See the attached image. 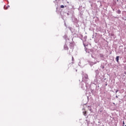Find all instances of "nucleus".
Masks as SVG:
<instances>
[{"label":"nucleus","mask_w":126,"mask_h":126,"mask_svg":"<svg viewBox=\"0 0 126 126\" xmlns=\"http://www.w3.org/2000/svg\"><path fill=\"white\" fill-rule=\"evenodd\" d=\"M64 50H65V51H68V47L66 44L64 45Z\"/></svg>","instance_id":"1"},{"label":"nucleus","mask_w":126,"mask_h":126,"mask_svg":"<svg viewBox=\"0 0 126 126\" xmlns=\"http://www.w3.org/2000/svg\"><path fill=\"white\" fill-rule=\"evenodd\" d=\"M83 113L84 116H86L87 111H85L83 112Z\"/></svg>","instance_id":"2"},{"label":"nucleus","mask_w":126,"mask_h":126,"mask_svg":"<svg viewBox=\"0 0 126 126\" xmlns=\"http://www.w3.org/2000/svg\"><path fill=\"white\" fill-rule=\"evenodd\" d=\"M119 58H120V57H119V56H117V57H116V61H117V63H119Z\"/></svg>","instance_id":"3"},{"label":"nucleus","mask_w":126,"mask_h":126,"mask_svg":"<svg viewBox=\"0 0 126 126\" xmlns=\"http://www.w3.org/2000/svg\"><path fill=\"white\" fill-rule=\"evenodd\" d=\"M117 13L118 14H121V13H122V11H121V10H118V11H117Z\"/></svg>","instance_id":"4"},{"label":"nucleus","mask_w":126,"mask_h":126,"mask_svg":"<svg viewBox=\"0 0 126 126\" xmlns=\"http://www.w3.org/2000/svg\"><path fill=\"white\" fill-rule=\"evenodd\" d=\"M61 8H64V6L63 5H62L61 6Z\"/></svg>","instance_id":"5"},{"label":"nucleus","mask_w":126,"mask_h":126,"mask_svg":"<svg viewBox=\"0 0 126 126\" xmlns=\"http://www.w3.org/2000/svg\"><path fill=\"white\" fill-rule=\"evenodd\" d=\"M72 61L73 62L74 61V58H73V57H72Z\"/></svg>","instance_id":"6"},{"label":"nucleus","mask_w":126,"mask_h":126,"mask_svg":"<svg viewBox=\"0 0 126 126\" xmlns=\"http://www.w3.org/2000/svg\"><path fill=\"white\" fill-rule=\"evenodd\" d=\"M123 126L125 125V121H123Z\"/></svg>","instance_id":"7"},{"label":"nucleus","mask_w":126,"mask_h":126,"mask_svg":"<svg viewBox=\"0 0 126 126\" xmlns=\"http://www.w3.org/2000/svg\"><path fill=\"white\" fill-rule=\"evenodd\" d=\"M118 91H119V90H117L116 92V93H117L118 92Z\"/></svg>","instance_id":"8"},{"label":"nucleus","mask_w":126,"mask_h":126,"mask_svg":"<svg viewBox=\"0 0 126 126\" xmlns=\"http://www.w3.org/2000/svg\"><path fill=\"white\" fill-rule=\"evenodd\" d=\"M111 36H114V34H111Z\"/></svg>","instance_id":"9"},{"label":"nucleus","mask_w":126,"mask_h":126,"mask_svg":"<svg viewBox=\"0 0 126 126\" xmlns=\"http://www.w3.org/2000/svg\"><path fill=\"white\" fill-rule=\"evenodd\" d=\"M116 98H118V96L116 95Z\"/></svg>","instance_id":"10"},{"label":"nucleus","mask_w":126,"mask_h":126,"mask_svg":"<svg viewBox=\"0 0 126 126\" xmlns=\"http://www.w3.org/2000/svg\"><path fill=\"white\" fill-rule=\"evenodd\" d=\"M125 74H126V72H125Z\"/></svg>","instance_id":"11"},{"label":"nucleus","mask_w":126,"mask_h":126,"mask_svg":"<svg viewBox=\"0 0 126 126\" xmlns=\"http://www.w3.org/2000/svg\"><path fill=\"white\" fill-rule=\"evenodd\" d=\"M125 126H126V125H125Z\"/></svg>","instance_id":"12"}]
</instances>
